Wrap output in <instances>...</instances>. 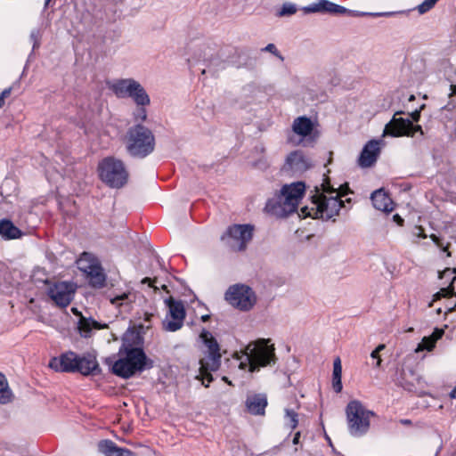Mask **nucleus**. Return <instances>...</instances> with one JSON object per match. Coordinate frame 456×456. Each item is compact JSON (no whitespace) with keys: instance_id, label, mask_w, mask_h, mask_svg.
Listing matches in <instances>:
<instances>
[{"instance_id":"obj_37","label":"nucleus","mask_w":456,"mask_h":456,"mask_svg":"<svg viewBox=\"0 0 456 456\" xmlns=\"http://www.w3.org/2000/svg\"><path fill=\"white\" fill-rule=\"evenodd\" d=\"M136 110L134 112V118L135 121L143 122L147 119V106H136Z\"/></svg>"},{"instance_id":"obj_55","label":"nucleus","mask_w":456,"mask_h":456,"mask_svg":"<svg viewBox=\"0 0 456 456\" xmlns=\"http://www.w3.org/2000/svg\"><path fill=\"white\" fill-rule=\"evenodd\" d=\"M450 273V274H454V273H455V269H453V270L448 269V270H446V271L444 272V273Z\"/></svg>"},{"instance_id":"obj_36","label":"nucleus","mask_w":456,"mask_h":456,"mask_svg":"<svg viewBox=\"0 0 456 456\" xmlns=\"http://www.w3.org/2000/svg\"><path fill=\"white\" fill-rule=\"evenodd\" d=\"M315 212L314 208L313 207V201L308 206L302 207L300 208V213L298 214L299 216L305 218V217H313V218H320L319 215L314 214Z\"/></svg>"},{"instance_id":"obj_12","label":"nucleus","mask_w":456,"mask_h":456,"mask_svg":"<svg viewBox=\"0 0 456 456\" xmlns=\"http://www.w3.org/2000/svg\"><path fill=\"white\" fill-rule=\"evenodd\" d=\"M79 269L89 278L90 284L94 288L105 285L106 275L99 260L91 253L84 252L77 260Z\"/></svg>"},{"instance_id":"obj_53","label":"nucleus","mask_w":456,"mask_h":456,"mask_svg":"<svg viewBox=\"0 0 456 456\" xmlns=\"http://www.w3.org/2000/svg\"><path fill=\"white\" fill-rule=\"evenodd\" d=\"M401 423L403 424V425H409L411 424V420L410 419H402L401 420Z\"/></svg>"},{"instance_id":"obj_2","label":"nucleus","mask_w":456,"mask_h":456,"mask_svg":"<svg viewBox=\"0 0 456 456\" xmlns=\"http://www.w3.org/2000/svg\"><path fill=\"white\" fill-rule=\"evenodd\" d=\"M305 190V185L302 182L284 184L278 193L268 200L265 210L277 217L288 216L297 209Z\"/></svg>"},{"instance_id":"obj_1","label":"nucleus","mask_w":456,"mask_h":456,"mask_svg":"<svg viewBox=\"0 0 456 456\" xmlns=\"http://www.w3.org/2000/svg\"><path fill=\"white\" fill-rule=\"evenodd\" d=\"M270 339L261 338L248 344L239 358V367L249 372L259 371L260 368L273 366L277 362L275 347Z\"/></svg>"},{"instance_id":"obj_17","label":"nucleus","mask_w":456,"mask_h":456,"mask_svg":"<svg viewBox=\"0 0 456 456\" xmlns=\"http://www.w3.org/2000/svg\"><path fill=\"white\" fill-rule=\"evenodd\" d=\"M77 360L78 354L69 351L61 354L59 357L52 358L49 362V367L61 372H76Z\"/></svg>"},{"instance_id":"obj_41","label":"nucleus","mask_w":456,"mask_h":456,"mask_svg":"<svg viewBox=\"0 0 456 456\" xmlns=\"http://www.w3.org/2000/svg\"><path fill=\"white\" fill-rule=\"evenodd\" d=\"M430 238L438 248H440L444 252H447L448 256H451L450 252H448V245L444 246V243L441 241L439 237H437L436 234H431Z\"/></svg>"},{"instance_id":"obj_30","label":"nucleus","mask_w":456,"mask_h":456,"mask_svg":"<svg viewBox=\"0 0 456 456\" xmlns=\"http://www.w3.org/2000/svg\"><path fill=\"white\" fill-rule=\"evenodd\" d=\"M342 366L339 358L335 359L333 362V373H332V387L336 393H339L342 390Z\"/></svg>"},{"instance_id":"obj_32","label":"nucleus","mask_w":456,"mask_h":456,"mask_svg":"<svg viewBox=\"0 0 456 456\" xmlns=\"http://www.w3.org/2000/svg\"><path fill=\"white\" fill-rule=\"evenodd\" d=\"M225 68V63L221 61L218 57H213L208 61V64L206 69H202V74H206L207 72L215 74L220 69H224Z\"/></svg>"},{"instance_id":"obj_54","label":"nucleus","mask_w":456,"mask_h":456,"mask_svg":"<svg viewBox=\"0 0 456 456\" xmlns=\"http://www.w3.org/2000/svg\"><path fill=\"white\" fill-rule=\"evenodd\" d=\"M209 318H210V316H209V315H208V314H206V315H203V316L201 317V320H202L203 322H208V321L209 320Z\"/></svg>"},{"instance_id":"obj_48","label":"nucleus","mask_w":456,"mask_h":456,"mask_svg":"<svg viewBox=\"0 0 456 456\" xmlns=\"http://www.w3.org/2000/svg\"><path fill=\"white\" fill-rule=\"evenodd\" d=\"M299 437H300V433H299V432H297V433L295 434L294 438H293V444H298V442H299Z\"/></svg>"},{"instance_id":"obj_58","label":"nucleus","mask_w":456,"mask_h":456,"mask_svg":"<svg viewBox=\"0 0 456 456\" xmlns=\"http://www.w3.org/2000/svg\"><path fill=\"white\" fill-rule=\"evenodd\" d=\"M50 2H51V0H45V7H46Z\"/></svg>"},{"instance_id":"obj_45","label":"nucleus","mask_w":456,"mask_h":456,"mask_svg":"<svg viewBox=\"0 0 456 456\" xmlns=\"http://www.w3.org/2000/svg\"><path fill=\"white\" fill-rule=\"evenodd\" d=\"M414 235L419 238H427L424 229L421 226H416L413 232Z\"/></svg>"},{"instance_id":"obj_24","label":"nucleus","mask_w":456,"mask_h":456,"mask_svg":"<svg viewBox=\"0 0 456 456\" xmlns=\"http://www.w3.org/2000/svg\"><path fill=\"white\" fill-rule=\"evenodd\" d=\"M24 233L9 219L0 221V235L4 240H16L22 237Z\"/></svg>"},{"instance_id":"obj_39","label":"nucleus","mask_w":456,"mask_h":456,"mask_svg":"<svg viewBox=\"0 0 456 456\" xmlns=\"http://www.w3.org/2000/svg\"><path fill=\"white\" fill-rule=\"evenodd\" d=\"M385 348V345L381 344L378 346V347L373 350L370 354V357L373 359H377L375 366L378 368L381 364V359L379 357V352L382 351Z\"/></svg>"},{"instance_id":"obj_35","label":"nucleus","mask_w":456,"mask_h":456,"mask_svg":"<svg viewBox=\"0 0 456 456\" xmlns=\"http://www.w3.org/2000/svg\"><path fill=\"white\" fill-rule=\"evenodd\" d=\"M297 10V8L295 4L287 2L282 4L281 10L278 12V15L281 17L289 16L296 13Z\"/></svg>"},{"instance_id":"obj_31","label":"nucleus","mask_w":456,"mask_h":456,"mask_svg":"<svg viewBox=\"0 0 456 456\" xmlns=\"http://www.w3.org/2000/svg\"><path fill=\"white\" fill-rule=\"evenodd\" d=\"M12 391L8 387L5 377L0 373V403H7L11 401Z\"/></svg>"},{"instance_id":"obj_40","label":"nucleus","mask_w":456,"mask_h":456,"mask_svg":"<svg viewBox=\"0 0 456 456\" xmlns=\"http://www.w3.org/2000/svg\"><path fill=\"white\" fill-rule=\"evenodd\" d=\"M262 51L271 53L277 56L281 61H283V56L279 53L277 50V47L273 44H268L265 48L262 49Z\"/></svg>"},{"instance_id":"obj_16","label":"nucleus","mask_w":456,"mask_h":456,"mask_svg":"<svg viewBox=\"0 0 456 456\" xmlns=\"http://www.w3.org/2000/svg\"><path fill=\"white\" fill-rule=\"evenodd\" d=\"M305 12H327L330 14H345L350 13L354 16L357 15H371V16H381L382 13H369V12H357L346 9L344 6L338 5L328 0H319L317 3H314L309 6L304 8Z\"/></svg>"},{"instance_id":"obj_18","label":"nucleus","mask_w":456,"mask_h":456,"mask_svg":"<svg viewBox=\"0 0 456 456\" xmlns=\"http://www.w3.org/2000/svg\"><path fill=\"white\" fill-rule=\"evenodd\" d=\"M140 83L134 78H118L110 85V89L119 99H128Z\"/></svg>"},{"instance_id":"obj_44","label":"nucleus","mask_w":456,"mask_h":456,"mask_svg":"<svg viewBox=\"0 0 456 456\" xmlns=\"http://www.w3.org/2000/svg\"><path fill=\"white\" fill-rule=\"evenodd\" d=\"M451 292V289L449 288L447 289H442L439 292H437L434 297L435 300L439 299L442 297H447Z\"/></svg>"},{"instance_id":"obj_42","label":"nucleus","mask_w":456,"mask_h":456,"mask_svg":"<svg viewBox=\"0 0 456 456\" xmlns=\"http://www.w3.org/2000/svg\"><path fill=\"white\" fill-rule=\"evenodd\" d=\"M30 40L33 42V48L38 47L39 45V30L34 29L30 33Z\"/></svg>"},{"instance_id":"obj_3","label":"nucleus","mask_w":456,"mask_h":456,"mask_svg":"<svg viewBox=\"0 0 456 456\" xmlns=\"http://www.w3.org/2000/svg\"><path fill=\"white\" fill-rule=\"evenodd\" d=\"M200 337L207 347L208 353L200 361L199 374L196 379H200L202 385L208 387L209 383L213 381L211 372L216 371L221 364L220 347L211 332L204 330Z\"/></svg>"},{"instance_id":"obj_4","label":"nucleus","mask_w":456,"mask_h":456,"mask_svg":"<svg viewBox=\"0 0 456 456\" xmlns=\"http://www.w3.org/2000/svg\"><path fill=\"white\" fill-rule=\"evenodd\" d=\"M126 151L134 158L143 159L153 152L155 136L142 124L131 126L126 132Z\"/></svg>"},{"instance_id":"obj_27","label":"nucleus","mask_w":456,"mask_h":456,"mask_svg":"<svg viewBox=\"0 0 456 456\" xmlns=\"http://www.w3.org/2000/svg\"><path fill=\"white\" fill-rule=\"evenodd\" d=\"M128 99H131L136 106H149L151 104L150 95L141 84L138 85Z\"/></svg>"},{"instance_id":"obj_5","label":"nucleus","mask_w":456,"mask_h":456,"mask_svg":"<svg viewBox=\"0 0 456 456\" xmlns=\"http://www.w3.org/2000/svg\"><path fill=\"white\" fill-rule=\"evenodd\" d=\"M151 366V362L148 364V359L143 350L139 347H133L126 351L125 356L117 360L111 369L115 375L128 379Z\"/></svg>"},{"instance_id":"obj_56","label":"nucleus","mask_w":456,"mask_h":456,"mask_svg":"<svg viewBox=\"0 0 456 456\" xmlns=\"http://www.w3.org/2000/svg\"><path fill=\"white\" fill-rule=\"evenodd\" d=\"M456 307V303L452 306H448V311L452 312Z\"/></svg>"},{"instance_id":"obj_52","label":"nucleus","mask_w":456,"mask_h":456,"mask_svg":"<svg viewBox=\"0 0 456 456\" xmlns=\"http://www.w3.org/2000/svg\"><path fill=\"white\" fill-rule=\"evenodd\" d=\"M450 397L451 398H453V399H456V387L453 388L451 393H450Z\"/></svg>"},{"instance_id":"obj_49","label":"nucleus","mask_w":456,"mask_h":456,"mask_svg":"<svg viewBox=\"0 0 456 456\" xmlns=\"http://www.w3.org/2000/svg\"><path fill=\"white\" fill-rule=\"evenodd\" d=\"M450 90H451L450 96L456 95V86L451 85Z\"/></svg>"},{"instance_id":"obj_14","label":"nucleus","mask_w":456,"mask_h":456,"mask_svg":"<svg viewBox=\"0 0 456 456\" xmlns=\"http://www.w3.org/2000/svg\"><path fill=\"white\" fill-rule=\"evenodd\" d=\"M76 287L71 282L58 281L48 288L47 294L50 298L60 307H66L74 297Z\"/></svg>"},{"instance_id":"obj_13","label":"nucleus","mask_w":456,"mask_h":456,"mask_svg":"<svg viewBox=\"0 0 456 456\" xmlns=\"http://www.w3.org/2000/svg\"><path fill=\"white\" fill-rule=\"evenodd\" d=\"M168 308L167 314L162 322L163 329L166 331L175 332L179 330L185 319L186 312L182 301L168 297L165 300Z\"/></svg>"},{"instance_id":"obj_23","label":"nucleus","mask_w":456,"mask_h":456,"mask_svg":"<svg viewBox=\"0 0 456 456\" xmlns=\"http://www.w3.org/2000/svg\"><path fill=\"white\" fill-rule=\"evenodd\" d=\"M314 130V123L311 118L301 116L294 119L292 124V131L305 138L312 134Z\"/></svg>"},{"instance_id":"obj_43","label":"nucleus","mask_w":456,"mask_h":456,"mask_svg":"<svg viewBox=\"0 0 456 456\" xmlns=\"http://www.w3.org/2000/svg\"><path fill=\"white\" fill-rule=\"evenodd\" d=\"M113 456H132V452L127 449L117 447Z\"/></svg>"},{"instance_id":"obj_8","label":"nucleus","mask_w":456,"mask_h":456,"mask_svg":"<svg viewBox=\"0 0 456 456\" xmlns=\"http://www.w3.org/2000/svg\"><path fill=\"white\" fill-rule=\"evenodd\" d=\"M101 180L111 188L123 187L128 179L124 163L113 157L103 159L98 165Z\"/></svg>"},{"instance_id":"obj_34","label":"nucleus","mask_w":456,"mask_h":456,"mask_svg":"<svg viewBox=\"0 0 456 456\" xmlns=\"http://www.w3.org/2000/svg\"><path fill=\"white\" fill-rule=\"evenodd\" d=\"M285 423L291 429H295L298 425V414L290 409L285 410Z\"/></svg>"},{"instance_id":"obj_11","label":"nucleus","mask_w":456,"mask_h":456,"mask_svg":"<svg viewBox=\"0 0 456 456\" xmlns=\"http://www.w3.org/2000/svg\"><path fill=\"white\" fill-rule=\"evenodd\" d=\"M253 235V226L249 224H233L222 235L221 240L233 251H242L247 248Z\"/></svg>"},{"instance_id":"obj_51","label":"nucleus","mask_w":456,"mask_h":456,"mask_svg":"<svg viewBox=\"0 0 456 456\" xmlns=\"http://www.w3.org/2000/svg\"><path fill=\"white\" fill-rule=\"evenodd\" d=\"M394 219L399 224H402L403 220L396 214L394 216Z\"/></svg>"},{"instance_id":"obj_28","label":"nucleus","mask_w":456,"mask_h":456,"mask_svg":"<svg viewBox=\"0 0 456 456\" xmlns=\"http://www.w3.org/2000/svg\"><path fill=\"white\" fill-rule=\"evenodd\" d=\"M256 155V160L252 161V165L259 169H265L268 167V161L265 155V147L263 143H257L253 151Z\"/></svg>"},{"instance_id":"obj_47","label":"nucleus","mask_w":456,"mask_h":456,"mask_svg":"<svg viewBox=\"0 0 456 456\" xmlns=\"http://www.w3.org/2000/svg\"><path fill=\"white\" fill-rule=\"evenodd\" d=\"M155 281H156L155 280H154V281H151V278H144V279L142 281V283H149V285H150V286H151V287H154V286H153V284H152V282H155Z\"/></svg>"},{"instance_id":"obj_33","label":"nucleus","mask_w":456,"mask_h":456,"mask_svg":"<svg viewBox=\"0 0 456 456\" xmlns=\"http://www.w3.org/2000/svg\"><path fill=\"white\" fill-rule=\"evenodd\" d=\"M118 446L110 440L101 441L98 444L99 451L105 456H113Z\"/></svg>"},{"instance_id":"obj_19","label":"nucleus","mask_w":456,"mask_h":456,"mask_svg":"<svg viewBox=\"0 0 456 456\" xmlns=\"http://www.w3.org/2000/svg\"><path fill=\"white\" fill-rule=\"evenodd\" d=\"M76 372H79L84 376L98 375L101 372L100 365L96 356L93 354H84L78 355L76 365Z\"/></svg>"},{"instance_id":"obj_25","label":"nucleus","mask_w":456,"mask_h":456,"mask_svg":"<svg viewBox=\"0 0 456 456\" xmlns=\"http://www.w3.org/2000/svg\"><path fill=\"white\" fill-rule=\"evenodd\" d=\"M444 333V331L443 329L436 328L430 336L424 337L421 342L418 344L415 348V353L422 352L424 350L428 352L432 351L436 346V341L443 337Z\"/></svg>"},{"instance_id":"obj_22","label":"nucleus","mask_w":456,"mask_h":456,"mask_svg":"<svg viewBox=\"0 0 456 456\" xmlns=\"http://www.w3.org/2000/svg\"><path fill=\"white\" fill-rule=\"evenodd\" d=\"M266 405L267 398L265 395L263 394L250 395L246 401L248 411L254 415L264 414Z\"/></svg>"},{"instance_id":"obj_21","label":"nucleus","mask_w":456,"mask_h":456,"mask_svg":"<svg viewBox=\"0 0 456 456\" xmlns=\"http://www.w3.org/2000/svg\"><path fill=\"white\" fill-rule=\"evenodd\" d=\"M370 200L373 207L378 210L383 212H391L394 208L393 201L382 189L372 192Z\"/></svg>"},{"instance_id":"obj_7","label":"nucleus","mask_w":456,"mask_h":456,"mask_svg":"<svg viewBox=\"0 0 456 456\" xmlns=\"http://www.w3.org/2000/svg\"><path fill=\"white\" fill-rule=\"evenodd\" d=\"M322 193L314 197L313 207L316 215L322 220H330L338 215L340 208L344 206L340 200V194L337 190L328 183L322 184Z\"/></svg>"},{"instance_id":"obj_20","label":"nucleus","mask_w":456,"mask_h":456,"mask_svg":"<svg viewBox=\"0 0 456 456\" xmlns=\"http://www.w3.org/2000/svg\"><path fill=\"white\" fill-rule=\"evenodd\" d=\"M379 144L380 141L371 140L364 145L358 159L360 167H370L377 161L380 152Z\"/></svg>"},{"instance_id":"obj_10","label":"nucleus","mask_w":456,"mask_h":456,"mask_svg":"<svg viewBox=\"0 0 456 456\" xmlns=\"http://www.w3.org/2000/svg\"><path fill=\"white\" fill-rule=\"evenodd\" d=\"M225 300L233 307L240 311H249L256 302L254 290L244 284H234L225 292Z\"/></svg>"},{"instance_id":"obj_50","label":"nucleus","mask_w":456,"mask_h":456,"mask_svg":"<svg viewBox=\"0 0 456 456\" xmlns=\"http://www.w3.org/2000/svg\"><path fill=\"white\" fill-rule=\"evenodd\" d=\"M71 311H72V313H73L75 315H77V317H79V319L81 318V316H83V315H82V314H81V312H79V311H78L77 308H75V307H73V308L71 309Z\"/></svg>"},{"instance_id":"obj_46","label":"nucleus","mask_w":456,"mask_h":456,"mask_svg":"<svg viewBox=\"0 0 456 456\" xmlns=\"http://www.w3.org/2000/svg\"><path fill=\"white\" fill-rule=\"evenodd\" d=\"M12 87L5 88L0 94L5 100L11 95Z\"/></svg>"},{"instance_id":"obj_6","label":"nucleus","mask_w":456,"mask_h":456,"mask_svg":"<svg viewBox=\"0 0 456 456\" xmlns=\"http://www.w3.org/2000/svg\"><path fill=\"white\" fill-rule=\"evenodd\" d=\"M346 414L348 432L354 437H362L368 433L370 427V418L375 415L372 411L366 409L357 400L348 403Z\"/></svg>"},{"instance_id":"obj_38","label":"nucleus","mask_w":456,"mask_h":456,"mask_svg":"<svg viewBox=\"0 0 456 456\" xmlns=\"http://www.w3.org/2000/svg\"><path fill=\"white\" fill-rule=\"evenodd\" d=\"M438 0H424L418 5L417 10L420 14L426 13L431 10Z\"/></svg>"},{"instance_id":"obj_26","label":"nucleus","mask_w":456,"mask_h":456,"mask_svg":"<svg viewBox=\"0 0 456 456\" xmlns=\"http://www.w3.org/2000/svg\"><path fill=\"white\" fill-rule=\"evenodd\" d=\"M106 325H102L92 318H86L85 316H81L77 322V330L80 335L84 338H89L92 334L93 330H101L104 329Z\"/></svg>"},{"instance_id":"obj_57","label":"nucleus","mask_w":456,"mask_h":456,"mask_svg":"<svg viewBox=\"0 0 456 456\" xmlns=\"http://www.w3.org/2000/svg\"><path fill=\"white\" fill-rule=\"evenodd\" d=\"M414 99H415V96H414L413 94H411V95H410V97H409L408 101H409V102H411V101H413Z\"/></svg>"},{"instance_id":"obj_9","label":"nucleus","mask_w":456,"mask_h":456,"mask_svg":"<svg viewBox=\"0 0 456 456\" xmlns=\"http://www.w3.org/2000/svg\"><path fill=\"white\" fill-rule=\"evenodd\" d=\"M425 105H422L419 110H415L410 114L411 120L408 118H398L397 116L403 114V111L395 112L393 118L386 125L383 134H388L394 137L403 135L413 136L418 132L420 133V134H423L421 126L419 125H413L412 121H419L420 118V110Z\"/></svg>"},{"instance_id":"obj_59","label":"nucleus","mask_w":456,"mask_h":456,"mask_svg":"<svg viewBox=\"0 0 456 456\" xmlns=\"http://www.w3.org/2000/svg\"><path fill=\"white\" fill-rule=\"evenodd\" d=\"M406 331H407V332H412V331H413V328H412V327H411V328H409Z\"/></svg>"},{"instance_id":"obj_15","label":"nucleus","mask_w":456,"mask_h":456,"mask_svg":"<svg viewBox=\"0 0 456 456\" xmlns=\"http://www.w3.org/2000/svg\"><path fill=\"white\" fill-rule=\"evenodd\" d=\"M311 166L310 159L301 151H294L287 156L282 171L290 175H300Z\"/></svg>"},{"instance_id":"obj_29","label":"nucleus","mask_w":456,"mask_h":456,"mask_svg":"<svg viewBox=\"0 0 456 456\" xmlns=\"http://www.w3.org/2000/svg\"><path fill=\"white\" fill-rule=\"evenodd\" d=\"M134 296L130 292H123L110 297V303L117 308H127L134 301Z\"/></svg>"}]
</instances>
